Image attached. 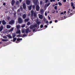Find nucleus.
Returning a JSON list of instances; mask_svg holds the SVG:
<instances>
[{
	"mask_svg": "<svg viewBox=\"0 0 75 75\" xmlns=\"http://www.w3.org/2000/svg\"><path fill=\"white\" fill-rule=\"evenodd\" d=\"M18 22L20 24H21L23 23V20L21 18H18Z\"/></svg>",
	"mask_w": 75,
	"mask_h": 75,
	"instance_id": "nucleus-1",
	"label": "nucleus"
},
{
	"mask_svg": "<svg viewBox=\"0 0 75 75\" xmlns=\"http://www.w3.org/2000/svg\"><path fill=\"white\" fill-rule=\"evenodd\" d=\"M38 2V0H33V2L34 4H35L36 6L37 4V3Z\"/></svg>",
	"mask_w": 75,
	"mask_h": 75,
	"instance_id": "nucleus-2",
	"label": "nucleus"
},
{
	"mask_svg": "<svg viewBox=\"0 0 75 75\" xmlns=\"http://www.w3.org/2000/svg\"><path fill=\"white\" fill-rule=\"evenodd\" d=\"M36 9L38 11L40 10V6H39L37 5L36 6Z\"/></svg>",
	"mask_w": 75,
	"mask_h": 75,
	"instance_id": "nucleus-3",
	"label": "nucleus"
},
{
	"mask_svg": "<svg viewBox=\"0 0 75 75\" xmlns=\"http://www.w3.org/2000/svg\"><path fill=\"white\" fill-rule=\"evenodd\" d=\"M23 9H26V5H25V4H23Z\"/></svg>",
	"mask_w": 75,
	"mask_h": 75,
	"instance_id": "nucleus-4",
	"label": "nucleus"
},
{
	"mask_svg": "<svg viewBox=\"0 0 75 75\" xmlns=\"http://www.w3.org/2000/svg\"><path fill=\"white\" fill-rule=\"evenodd\" d=\"M14 20H11V21H10L9 22V24H13L14 23Z\"/></svg>",
	"mask_w": 75,
	"mask_h": 75,
	"instance_id": "nucleus-5",
	"label": "nucleus"
},
{
	"mask_svg": "<svg viewBox=\"0 0 75 75\" xmlns=\"http://www.w3.org/2000/svg\"><path fill=\"white\" fill-rule=\"evenodd\" d=\"M26 3L28 5H29L30 4V1L28 0H27L26 1Z\"/></svg>",
	"mask_w": 75,
	"mask_h": 75,
	"instance_id": "nucleus-6",
	"label": "nucleus"
},
{
	"mask_svg": "<svg viewBox=\"0 0 75 75\" xmlns=\"http://www.w3.org/2000/svg\"><path fill=\"white\" fill-rule=\"evenodd\" d=\"M71 7H72V8L73 9H75V6H74V3H73V2H71Z\"/></svg>",
	"mask_w": 75,
	"mask_h": 75,
	"instance_id": "nucleus-7",
	"label": "nucleus"
},
{
	"mask_svg": "<svg viewBox=\"0 0 75 75\" xmlns=\"http://www.w3.org/2000/svg\"><path fill=\"white\" fill-rule=\"evenodd\" d=\"M29 31H30L29 33H30V31L29 30V28H27L26 29V31H25L26 33H28Z\"/></svg>",
	"mask_w": 75,
	"mask_h": 75,
	"instance_id": "nucleus-8",
	"label": "nucleus"
},
{
	"mask_svg": "<svg viewBox=\"0 0 75 75\" xmlns=\"http://www.w3.org/2000/svg\"><path fill=\"white\" fill-rule=\"evenodd\" d=\"M14 3H15V1H14V0H12L11 3L12 6H13L14 4Z\"/></svg>",
	"mask_w": 75,
	"mask_h": 75,
	"instance_id": "nucleus-9",
	"label": "nucleus"
},
{
	"mask_svg": "<svg viewBox=\"0 0 75 75\" xmlns=\"http://www.w3.org/2000/svg\"><path fill=\"white\" fill-rule=\"evenodd\" d=\"M23 18L25 19L26 18V15L25 14H24L22 16Z\"/></svg>",
	"mask_w": 75,
	"mask_h": 75,
	"instance_id": "nucleus-10",
	"label": "nucleus"
},
{
	"mask_svg": "<svg viewBox=\"0 0 75 75\" xmlns=\"http://www.w3.org/2000/svg\"><path fill=\"white\" fill-rule=\"evenodd\" d=\"M2 23L3 25H5V24H6V22L4 20H3L2 21Z\"/></svg>",
	"mask_w": 75,
	"mask_h": 75,
	"instance_id": "nucleus-11",
	"label": "nucleus"
},
{
	"mask_svg": "<svg viewBox=\"0 0 75 75\" xmlns=\"http://www.w3.org/2000/svg\"><path fill=\"white\" fill-rule=\"evenodd\" d=\"M39 17L40 19H42V18H43V16H42V15H41L39 16Z\"/></svg>",
	"mask_w": 75,
	"mask_h": 75,
	"instance_id": "nucleus-12",
	"label": "nucleus"
},
{
	"mask_svg": "<svg viewBox=\"0 0 75 75\" xmlns=\"http://www.w3.org/2000/svg\"><path fill=\"white\" fill-rule=\"evenodd\" d=\"M3 26L1 25L0 27V31H1L2 30H3Z\"/></svg>",
	"mask_w": 75,
	"mask_h": 75,
	"instance_id": "nucleus-13",
	"label": "nucleus"
},
{
	"mask_svg": "<svg viewBox=\"0 0 75 75\" xmlns=\"http://www.w3.org/2000/svg\"><path fill=\"white\" fill-rule=\"evenodd\" d=\"M16 34H20V33H21V31L19 30L16 32Z\"/></svg>",
	"mask_w": 75,
	"mask_h": 75,
	"instance_id": "nucleus-14",
	"label": "nucleus"
},
{
	"mask_svg": "<svg viewBox=\"0 0 75 75\" xmlns=\"http://www.w3.org/2000/svg\"><path fill=\"white\" fill-rule=\"evenodd\" d=\"M6 28H11V26L10 25H6Z\"/></svg>",
	"mask_w": 75,
	"mask_h": 75,
	"instance_id": "nucleus-15",
	"label": "nucleus"
},
{
	"mask_svg": "<svg viewBox=\"0 0 75 75\" xmlns=\"http://www.w3.org/2000/svg\"><path fill=\"white\" fill-rule=\"evenodd\" d=\"M7 36L8 37V38H11V39L12 38V36L10 35H7Z\"/></svg>",
	"mask_w": 75,
	"mask_h": 75,
	"instance_id": "nucleus-16",
	"label": "nucleus"
},
{
	"mask_svg": "<svg viewBox=\"0 0 75 75\" xmlns=\"http://www.w3.org/2000/svg\"><path fill=\"white\" fill-rule=\"evenodd\" d=\"M32 6H29L28 7V8L29 9V10H31V7H32Z\"/></svg>",
	"mask_w": 75,
	"mask_h": 75,
	"instance_id": "nucleus-17",
	"label": "nucleus"
},
{
	"mask_svg": "<svg viewBox=\"0 0 75 75\" xmlns=\"http://www.w3.org/2000/svg\"><path fill=\"white\" fill-rule=\"evenodd\" d=\"M29 21V19L27 18V19H26L25 20V22H27Z\"/></svg>",
	"mask_w": 75,
	"mask_h": 75,
	"instance_id": "nucleus-18",
	"label": "nucleus"
},
{
	"mask_svg": "<svg viewBox=\"0 0 75 75\" xmlns=\"http://www.w3.org/2000/svg\"><path fill=\"white\" fill-rule=\"evenodd\" d=\"M33 28H34L33 25H31L30 27V29H33Z\"/></svg>",
	"mask_w": 75,
	"mask_h": 75,
	"instance_id": "nucleus-19",
	"label": "nucleus"
},
{
	"mask_svg": "<svg viewBox=\"0 0 75 75\" xmlns=\"http://www.w3.org/2000/svg\"><path fill=\"white\" fill-rule=\"evenodd\" d=\"M22 40V38H21V39H20L19 38H18L17 39V41H20V40Z\"/></svg>",
	"mask_w": 75,
	"mask_h": 75,
	"instance_id": "nucleus-20",
	"label": "nucleus"
},
{
	"mask_svg": "<svg viewBox=\"0 0 75 75\" xmlns=\"http://www.w3.org/2000/svg\"><path fill=\"white\" fill-rule=\"evenodd\" d=\"M20 28V26L17 25V30H19V28Z\"/></svg>",
	"mask_w": 75,
	"mask_h": 75,
	"instance_id": "nucleus-21",
	"label": "nucleus"
},
{
	"mask_svg": "<svg viewBox=\"0 0 75 75\" xmlns=\"http://www.w3.org/2000/svg\"><path fill=\"white\" fill-rule=\"evenodd\" d=\"M33 14L34 15V17H37V14H36V13H35V12H34Z\"/></svg>",
	"mask_w": 75,
	"mask_h": 75,
	"instance_id": "nucleus-22",
	"label": "nucleus"
},
{
	"mask_svg": "<svg viewBox=\"0 0 75 75\" xmlns=\"http://www.w3.org/2000/svg\"><path fill=\"white\" fill-rule=\"evenodd\" d=\"M16 37V34H13L12 37H13V38H14V37Z\"/></svg>",
	"mask_w": 75,
	"mask_h": 75,
	"instance_id": "nucleus-23",
	"label": "nucleus"
},
{
	"mask_svg": "<svg viewBox=\"0 0 75 75\" xmlns=\"http://www.w3.org/2000/svg\"><path fill=\"white\" fill-rule=\"evenodd\" d=\"M58 4L60 6H62V4L60 2H58Z\"/></svg>",
	"mask_w": 75,
	"mask_h": 75,
	"instance_id": "nucleus-24",
	"label": "nucleus"
},
{
	"mask_svg": "<svg viewBox=\"0 0 75 75\" xmlns=\"http://www.w3.org/2000/svg\"><path fill=\"white\" fill-rule=\"evenodd\" d=\"M36 23L37 24H38V26L39 27V25H40V22L39 21H38V22H36Z\"/></svg>",
	"mask_w": 75,
	"mask_h": 75,
	"instance_id": "nucleus-25",
	"label": "nucleus"
},
{
	"mask_svg": "<svg viewBox=\"0 0 75 75\" xmlns=\"http://www.w3.org/2000/svg\"><path fill=\"white\" fill-rule=\"evenodd\" d=\"M21 32L22 33H24V32H25V31L24 30V29H22L21 30Z\"/></svg>",
	"mask_w": 75,
	"mask_h": 75,
	"instance_id": "nucleus-26",
	"label": "nucleus"
},
{
	"mask_svg": "<svg viewBox=\"0 0 75 75\" xmlns=\"http://www.w3.org/2000/svg\"><path fill=\"white\" fill-rule=\"evenodd\" d=\"M25 25L23 24L22 25H21V27H22V28H24V27H25Z\"/></svg>",
	"mask_w": 75,
	"mask_h": 75,
	"instance_id": "nucleus-27",
	"label": "nucleus"
},
{
	"mask_svg": "<svg viewBox=\"0 0 75 75\" xmlns=\"http://www.w3.org/2000/svg\"><path fill=\"white\" fill-rule=\"evenodd\" d=\"M35 6L34 5L32 6V8H33V9L34 10L35 9Z\"/></svg>",
	"mask_w": 75,
	"mask_h": 75,
	"instance_id": "nucleus-28",
	"label": "nucleus"
},
{
	"mask_svg": "<svg viewBox=\"0 0 75 75\" xmlns=\"http://www.w3.org/2000/svg\"><path fill=\"white\" fill-rule=\"evenodd\" d=\"M33 27L34 28L35 27H37V24H35V25H33Z\"/></svg>",
	"mask_w": 75,
	"mask_h": 75,
	"instance_id": "nucleus-29",
	"label": "nucleus"
},
{
	"mask_svg": "<svg viewBox=\"0 0 75 75\" xmlns=\"http://www.w3.org/2000/svg\"><path fill=\"white\" fill-rule=\"evenodd\" d=\"M8 40L7 39H3L2 40V41H6Z\"/></svg>",
	"mask_w": 75,
	"mask_h": 75,
	"instance_id": "nucleus-30",
	"label": "nucleus"
},
{
	"mask_svg": "<svg viewBox=\"0 0 75 75\" xmlns=\"http://www.w3.org/2000/svg\"><path fill=\"white\" fill-rule=\"evenodd\" d=\"M16 17V12H15L14 13V17Z\"/></svg>",
	"mask_w": 75,
	"mask_h": 75,
	"instance_id": "nucleus-31",
	"label": "nucleus"
},
{
	"mask_svg": "<svg viewBox=\"0 0 75 75\" xmlns=\"http://www.w3.org/2000/svg\"><path fill=\"white\" fill-rule=\"evenodd\" d=\"M27 25H30V22H28L27 23Z\"/></svg>",
	"mask_w": 75,
	"mask_h": 75,
	"instance_id": "nucleus-32",
	"label": "nucleus"
},
{
	"mask_svg": "<svg viewBox=\"0 0 75 75\" xmlns=\"http://www.w3.org/2000/svg\"><path fill=\"white\" fill-rule=\"evenodd\" d=\"M16 38H13V42H14V41H16Z\"/></svg>",
	"mask_w": 75,
	"mask_h": 75,
	"instance_id": "nucleus-33",
	"label": "nucleus"
},
{
	"mask_svg": "<svg viewBox=\"0 0 75 75\" xmlns=\"http://www.w3.org/2000/svg\"><path fill=\"white\" fill-rule=\"evenodd\" d=\"M16 4L17 5H18L19 4V1H17L16 2Z\"/></svg>",
	"mask_w": 75,
	"mask_h": 75,
	"instance_id": "nucleus-34",
	"label": "nucleus"
},
{
	"mask_svg": "<svg viewBox=\"0 0 75 75\" xmlns=\"http://www.w3.org/2000/svg\"><path fill=\"white\" fill-rule=\"evenodd\" d=\"M44 27V26L43 25H41L40 26V28H42L43 27Z\"/></svg>",
	"mask_w": 75,
	"mask_h": 75,
	"instance_id": "nucleus-35",
	"label": "nucleus"
},
{
	"mask_svg": "<svg viewBox=\"0 0 75 75\" xmlns=\"http://www.w3.org/2000/svg\"><path fill=\"white\" fill-rule=\"evenodd\" d=\"M7 19L8 21L10 20V17H8L7 18Z\"/></svg>",
	"mask_w": 75,
	"mask_h": 75,
	"instance_id": "nucleus-36",
	"label": "nucleus"
},
{
	"mask_svg": "<svg viewBox=\"0 0 75 75\" xmlns=\"http://www.w3.org/2000/svg\"><path fill=\"white\" fill-rule=\"evenodd\" d=\"M17 37H22V36L20 35H18L17 36Z\"/></svg>",
	"mask_w": 75,
	"mask_h": 75,
	"instance_id": "nucleus-37",
	"label": "nucleus"
},
{
	"mask_svg": "<svg viewBox=\"0 0 75 75\" xmlns=\"http://www.w3.org/2000/svg\"><path fill=\"white\" fill-rule=\"evenodd\" d=\"M46 24H47V25H48V23H49V22H48V21L47 20V21L46 22Z\"/></svg>",
	"mask_w": 75,
	"mask_h": 75,
	"instance_id": "nucleus-38",
	"label": "nucleus"
},
{
	"mask_svg": "<svg viewBox=\"0 0 75 75\" xmlns=\"http://www.w3.org/2000/svg\"><path fill=\"white\" fill-rule=\"evenodd\" d=\"M54 9H55V10H57V6H55L54 7Z\"/></svg>",
	"mask_w": 75,
	"mask_h": 75,
	"instance_id": "nucleus-39",
	"label": "nucleus"
},
{
	"mask_svg": "<svg viewBox=\"0 0 75 75\" xmlns=\"http://www.w3.org/2000/svg\"><path fill=\"white\" fill-rule=\"evenodd\" d=\"M40 14H44V12L43 11H40Z\"/></svg>",
	"mask_w": 75,
	"mask_h": 75,
	"instance_id": "nucleus-40",
	"label": "nucleus"
},
{
	"mask_svg": "<svg viewBox=\"0 0 75 75\" xmlns=\"http://www.w3.org/2000/svg\"><path fill=\"white\" fill-rule=\"evenodd\" d=\"M25 36H26V35H25V34L23 35V38L24 37H25Z\"/></svg>",
	"mask_w": 75,
	"mask_h": 75,
	"instance_id": "nucleus-41",
	"label": "nucleus"
},
{
	"mask_svg": "<svg viewBox=\"0 0 75 75\" xmlns=\"http://www.w3.org/2000/svg\"><path fill=\"white\" fill-rule=\"evenodd\" d=\"M50 3H48L47 5V7H48V6H50Z\"/></svg>",
	"mask_w": 75,
	"mask_h": 75,
	"instance_id": "nucleus-42",
	"label": "nucleus"
},
{
	"mask_svg": "<svg viewBox=\"0 0 75 75\" xmlns=\"http://www.w3.org/2000/svg\"><path fill=\"white\" fill-rule=\"evenodd\" d=\"M55 0H50V2H52V1H55Z\"/></svg>",
	"mask_w": 75,
	"mask_h": 75,
	"instance_id": "nucleus-43",
	"label": "nucleus"
},
{
	"mask_svg": "<svg viewBox=\"0 0 75 75\" xmlns=\"http://www.w3.org/2000/svg\"><path fill=\"white\" fill-rule=\"evenodd\" d=\"M45 15L46 16H47V12H45Z\"/></svg>",
	"mask_w": 75,
	"mask_h": 75,
	"instance_id": "nucleus-44",
	"label": "nucleus"
},
{
	"mask_svg": "<svg viewBox=\"0 0 75 75\" xmlns=\"http://www.w3.org/2000/svg\"><path fill=\"white\" fill-rule=\"evenodd\" d=\"M60 15H62V14H64V12H62L60 13Z\"/></svg>",
	"mask_w": 75,
	"mask_h": 75,
	"instance_id": "nucleus-45",
	"label": "nucleus"
},
{
	"mask_svg": "<svg viewBox=\"0 0 75 75\" xmlns=\"http://www.w3.org/2000/svg\"><path fill=\"white\" fill-rule=\"evenodd\" d=\"M13 28H12L10 30V31H13Z\"/></svg>",
	"mask_w": 75,
	"mask_h": 75,
	"instance_id": "nucleus-46",
	"label": "nucleus"
},
{
	"mask_svg": "<svg viewBox=\"0 0 75 75\" xmlns=\"http://www.w3.org/2000/svg\"><path fill=\"white\" fill-rule=\"evenodd\" d=\"M20 8L21 10H23V8H22V7L21 6Z\"/></svg>",
	"mask_w": 75,
	"mask_h": 75,
	"instance_id": "nucleus-47",
	"label": "nucleus"
},
{
	"mask_svg": "<svg viewBox=\"0 0 75 75\" xmlns=\"http://www.w3.org/2000/svg\"><path fill=\"white\" fill-rule=\"evenodd\" d=\"M31 13H34V11L32 10L31 11Z\"/></svg>",
	"mask_w": 75,
	"mask_h": 75,
	"instance_id": "nucleus-48",
	"label": "nucleus"
},
{
	"mask_svg": "<svg viewBox=\"0 0 75 75\" xmlns=\"http://www.w3.org/2000/svg\"><path fill=\"white\" fill-rule=\"evenodd\" d=\"M48 0H45V3H47V2H48Z\"/></svg>",
	"mask_w": 75,
	"mask_h": 75,
	"instance_id": "nucleus-49",
	"label": "nucleus"
},
{
	"mask_svg": "<svg viewBox=\"0 0 75 75\" xmlns=\"http://www.w3.org/2000/svg\"><path fill=\"white\" fill-rule=\"evenodd\" d=\"M48 18L49 20H51V18H50V16H48Z\"/></svg>",
	"mask_w": 75,
	"mask_h": 75,
	"instance_id": "nucleus-50",
	"label": "nucleus"
},
{
	"mask_svg": "<svg viewBox=\"0 0 75 75\" xmlns=\"http://www.w3.org/2000/svg\"><path fill=\"white\" fill-rule=\"evenodd\" d=\"M47 27L48 26H47V25H45V28H47Z\"/></svg>",
	"mask_w": 75,
	"mask_h": 75,
	"instance_id": "nucleus-51",
	"label": "nucleus"
},
{
	"mask_svg": "<svg viewBox=\"0 0 75 75\" xmlns=\"http://www.w3.org/2000/svg\"><path fill=\"white\" fill-rule=\"evenodd\" d=\"M47 20V19H45L44 21V22H45Z\"/></svg>",
	"mask_w": 75,
	"mask_h": 75,
	"instance_id": "nucleus-52",
	"label": "nucleus"
},
{
	"mask_svg": "<svg viewBox=\"0 0 75 75\" xmlns=\"http://www.w3.org/2000/svg\"><path fill=\"white\" fill-rule=\"evenodd\" d=\"M42 1H41L40 2V4L41 5H42Z\"/></svg>",
	"mask_w": 75,
	"mask_h": 75,
	"instance_id": "nucleus-53",
	"label": "nucleus"
},
{
	"mask_svg": "<svg viewBox=\"0 0 75 75\" xmlns=\"http://www.w3.org/2000/svg\"><path fill=\"white\" fill-rule=\"evenodd\" d=\"M20 10L19 9H18L17 11V12H19L20 11Z\"/></svg>",
	"mask_w": 75,
	"mask_h": 75,
	"instance_id": "nucleus-54",
	"label": "nucleus"
},
{
	"mask_svg": "<svg viewBox=\"0 0 75 75\" xmlns=\"http://www.w3.org/2000/svg\"><path fill=\"white\" fill-rule=\"evenodd\" d=\"M58 22V21L57 20H55V23H57Z\"/></svg>",
	"mask_w": 75,
	"mask_h": 75,
	"instance_id": "nucleus-55",
	"label": "nucleus"
},
{
	"mask_svg": "<svg viewBox=\"0 0 75 75\" xmlns=\"http://www.w3.org/2000/svg\"><path fill=\"white\" fill-rule=\"evenodd\" d=\"M35 29H34L33 30V32H34L35 31Z\"/></svg>",
	"mask_w": 75,
	"mask_h": 75,
	"instance_id": "nucleus-56",
	"label": "nucleus"
},
{
	"mask_svg": "<svg viewBox=\"0 0 75 75\" xmlns=\"http://www.w3.org/2000/svg\"><path fill=\"white\" fill-rule=\"evenodd\" d=\"M3 38H5V39L7 38V37H6V36H4L3 37Z\"/></svg>",
	"mask_w": 75,
	"mask_h": 75,
	"instance_id": "nucleus-57",
	"label": "nucleus"
},
{
	"mask_svg": "<svg viewBox=\"0 0 75 75\" xmlns=\"http://www.w3.org/2000/svg\"><path fill=\"white\" fill-rule=\"evenodd\" d=\"M63 1L64 2H66V1H67V0H63Z\"/></svg>",
	"mask_w": 75,
	"mask_h": 75,
	"instance_id": "nucleus-58",
	"label": "nucleus"
},
{
	"mask_svg": "<svg viewBox=\"0 0 75 75\" xmlns=\"http://www.w3.org/2000/svg\"><path fill=\"white\" fill-rule=\"evenodd\" d=\"M52 23V21H50V24H51V23Z\"/></svg>",
	"mask_w": 75,
	"mask_h": 75,
	"instance_id": "nucleus-59",
	"label": "nucleus"
},
{
	"mask_svg": "<svg viewBox=\"0 0 75 75\" xmlns=\"http://www.w3.org/2000/svg\"><path fill=\"white\" fill-rule=\"evenodd\" d=\"M3 6H5V5H6V3H4L3 4Z\"/></svg>",
	"mask_w": 75,
	"mask_h": 75,
	"instance_id": "nucleus-60",
	"label": "nucleus"
},
{
	"mask_svg": "<svg viewBox=\"0 0 75 75\" xmlns=\"http://www.w3.org/2000/svg\"><path fill=\"white\" fill-rule=\"evenodd\" d=\"M40 11H43V9H41Z\"/></svg>",
	"mask_w": 75,
	"mask_h": 75,
	"instance_id": "nucleus-61",
	"label": "nucleus"
},
{
	"mask_svg": "<svg viewBox=\"0 0 75 75\" xmlns=\"http://www.w3.org/2000/svg\"><path fill=\"white\" fill-rule=\"evenodd\" d=\"M73 13H70V16H72V14Z\"/></svg>",
	"mask_w": 75,
	"mask_h": 75,
	"instance_id": "nucleus-62",
	"label": "nucleus"
},
{
	"mask_svg": "<svg viewBox=\"0 0 75 75\" xmlns=\"http://www.w3.org/2000/svg\"><path fill=\"white\" fill-rule=\"evenodd\" d=\"M34 13H31V16H33V14Z\"/></svg>",
	"mask_w": 75,
	"mask_h": 75,
	"instance_id": "nucleus-63",
	"label": "nucleus"
},
{
	"mask_svg": "<svg viewBox=\"0 0 75 75\" xmlns=\"http://www.w3.org/2000/svg\"><path fill=\"white\" fill-rule=\"evenodd\" d=\"M68 14H69V11H68Z\"/></svg>",
	"mask_w": 75,
	"mask_h": 75,
	"instance_id": "nucleus-64",
	"label": "nucleus"
}]
</instances>
